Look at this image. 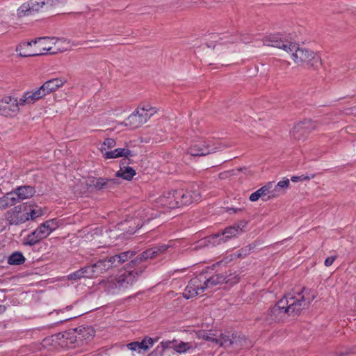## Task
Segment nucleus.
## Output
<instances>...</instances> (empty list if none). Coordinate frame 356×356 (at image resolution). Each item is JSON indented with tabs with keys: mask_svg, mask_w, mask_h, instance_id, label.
I'll return each mask as SVG.
<instances>
[{
	"mask_svg": "<svg viewBox=\"0 0 356 356\" xmlns=\"http://www.w3.org/2000/svg\"><path fill=\"white\" fill-rule=\"evenodd\" d=\"M263 42L264 45L292 52V59L298 65L314 70H318L322 65L321 58L316 53L309 49L299 47L298 44L283 38L280 34L266 37Z\"/></svg>",
	"mask_w": 356,
	"mask_h": 356,
	"instance_id": "obj_1",
	"label": "nucleus"
},
{
	"mask_svg": "<svg viewBox=\"0 0 356 356\" xmlns=\"http://www.w3.org/2000/svg\"><path fill=\"white\" fill-rule=\"evenodd\" d=\"M155 257H156V252L154 251V248L144 251L127 264V268L124 270V272L121 273L118 277L112 280V284L116 288L127 287L129 284H132L135 275H138V271L132 270L131 268L148 259Z\"/></svg>",
	"mask_w": 356,
	"mask_h": 356,
	"instance_id": "obj_2",
	"label": "nucleus"
},
{
	"mask_svg": "<svg viewBox=\"0 0 356 356\" xmlns=\"http://www.w3.org/2000/svg\"><path fill=\"white\" fill-rule=\"evenodd\" d=\"M220 282L221 276L219 275L207 277L205 273H200L189 281L183 293V296L186 299L195 297L203 293L205 289L212 288Z\"/></svg>",
	"mask_w": 356,
	"mask_h": 356,
	"instance_id": "obj_3",
	"label": "nucleus"
},
{
	"mask_svg": "<svg viewBox=\"0 0 356 356\" xmlns=\"http://www.w3.org/2000/svg\"><path fill=\"white\" fill-rule=\"evenodd\" d=\"M305 288H302V292L298 293L296 296H293L291 293L284 295V299L287 302L286 308L289 312L290 316H299L302 310L305 309L311 303V302L316 298L315 294H312L311 296L306 297L302 295Z\"/></svg>",
	"mask_w": 356,
	"mask_h": 356,
	"instance_id": "obj_4",
	"label": "nucleus"
},
{
	"mask_svg": "<svg viewBox=\"0 0 356 356\" xmlns=\"http://www.w3.org/2000/svg\"><path fill=\"white\" fill-rule=\"evenodd\" d=\"M65 0H31L18 9L19 17L39 11H49L64 4Z\"/></svg>",
	"mask_w": 356,
	"mask_h": 356,
	"instance_id": "obj_5",
	"label": "nucleus"
},
{
	"mask_svg": "<svg viewBox=\"0 0 356 356\" xmlns=\"http://www.w3.org/2000/svg\"><path fill=\"white\" fill-rule=\"evenodd\" d=\"M224 354L227 353L229 356H236L239 350L247 346V340L244 335L236 332L226 331L224 333Z\"/></svg>",
	"mask_w": 356,
	"mask_h": 356,
	"instance_id": "obj_6",
	"label": "nucleus"
},
{
	"mask_svg": "<svg viewBox=\"0 0 356 356\" xmlns=\"http://www.w3.org/2000/svg\"><path fill=\"white\" fill-rule=\"evenodd\" d=\"M221 40L220 33H213L206 37L205 44L207 47V55L209 65L213 64L220 58Z\"/></svg>",
	"mask_w": 356,
	"mask_h": 356,
	"instance_id": "obj_7",
	"label": "nucleus"
},
{
	"mask_svg": "<svg viewBox=\"0 0 356 356\" xmlns=\"http://www.w3.org/2000/svg\"><path fill=\"white\" fill-rule=\"evenodd\" d=\"M76 334L75 332L72 330H70L63 333H58L55 335H52L49 338H46L43 340V346L50 344L51 342L58 343L62 347L67 348H75L76 345Z\"/></svg>",
	"mask_w": 356,
	"mask_h": 356,
	"instance_id": "obj_8",
	"label": "nucleus"
},
{
	"mask_svg": "<svg viewBox=\"0 0 356 356\" xmlns=\"http://www.w3.org/2000/svg\"><path fill=\"white\" fill-rule=\"evenodd\" d=\"M315 129V122L310 119H305L295 124L291 133L296 140H300L305 139Z\"/></svg>",
	"mask_w": 356,
	"mask_h": 356,
	"instance_id": "obj_9",
	"label": "nucleus"
},
{
	"mask_svg": "<svg viewBox=\"0 0 356 356\" xmlns=\"http://www.w3.org/2000/svg\"><path fill=\"white\" fill-rule=\"evenodd\" d=\"M287 302H285L284 297L281 298L277 303L270 308L268 311V320L272 321H284L289 316L286 308Z\"/></svg>",
	"mask_w": 356,
	"mask_h": 356,
	"instance_id": "obj_10",
	"label": "nucleus"
},
{
	"mask_svg": "<svg viewBox=\"0 0 356 356\" xmlns=\"http://www.w3.org/2000/svg\"><path fill=\"white\" fill-rule=\"evenodd\" d=\"M6 219L10 225H18L29 220V216L24 211V205H18L8 211Z\"/></svg>",
	"mask_w": 356,
	"mask_h": 356,
	"instance_id": "obj_11",
	"label": "nucleus"
},
{
	"mask_svg": "<svg viewBox=\"0 0 356 356\" xmlns=\"http://www.w3.org/2000/svg\"><path fill=\"white\" fill-rule=\"evenodd\" d=\"M19 111L17 99L6 96L0 100V115L4 116H15Z\"/></svg>",
	"mask_w": 356,
	"mask_h": 356,
	"instance_id": "obj_12",
	"label": "nucleus"
},
{
	"mask_svg": "<svg viewBox=\"0 0 356 356\" xmlns=\"http://www.w3.org/2000/svg\"><path fill=\"white\" fill-rule=\"evenodd\" d=\"M100 151L106 159L124 157L126 159L122 161V164H127V159L134 156L132 152L127 148H117L114 150L107 151L104 147H100Z\"/></svg>",
	"mask_w": 356,
	"mask_h": 356,
	"instance_id": "obj_13",
	"label": "nucleus"
},
{
	"mask_svg": "<svg viewBox=\"0 0 356 356\" xmlns=\"http://www.w3.org/2000/svg\"><path fill=\"white\" fill-rule=\"evenodd\" d=\"M44 97L45 96L40 87L31 91H27L24 93L19 100H17L18 106L33 104Z\"/></svg>",
	"mask_w": 356,
	"mask_h": 356,
	"instance_id": "obj_14",
	"label": "nucleus"
},
{
	"mask_svg": "<svg viewBox=\"0 0 356 356\" xmlns=\"http://www.w3.org/2000/svg\"><path fill=\"white\" fill-rule=\"evenodd\" d=\"M90 266L91 273H92V277H97L99 275L104 273L108 269L117 266V264H114L111 258L106 259H100Z\"/></svg>",
	"mask_w": 356,
	"mask_h": 356,
	"instance_id": "obj_15",
	"label": "nucleus"
},
{
	"mask_svg": "<svg viewBox=\"0 0 356 356\" xmlns=\"http://www.w3.org/2000/svg\"><path fill=\"white\" fill-rule=\"evenodd\" d=\"M118 184V181L115 179L95 178L93 177L88 181V185L95 189L102 190L104 188H111Z\"/></svg>",
	"mask_w": 356,
	"mask_h": 356,
	"instance_id": "obj_16",
	"label": "nucleus"
},
{
	"mask_svg": "<svg viewBox=\"0 0 356 356\" xmlns=\"http://www.w3.org/2000/svg\"><path fill=\"white\" fill-rule=\"evenodd\" d=\"M52 40L51 38H40L34 40L35 52L37 56H40L46 54H53L52 49Z\"/></svg>",
	"mask_w": 356,
	"mask_h": 356,
	"instance_id": "obj_17",
	"label": "nucleus"
},
{
	"mask_svg": "<svg viewBox=\"0 0 356 356\" xmlns=\"http://www.w3.org/2000/svg\"><path fill=\"white\" fill-rule=\"evenodd\" d=\"M247 225L248 221L243 220L232 226L224 229V243L226 242L228 238H232L243 233Z\"/></svg>",
	"mask_w": 356,
	"mask_h": 356,
	"instance_id": "obj_18",
	"label": "nucleus"
},
{
	"mask_svg": "<svg viewBox=\"0 0 356 356\" xmlns=\"http://www.w3.org/2000/svg\"><path fill=\"white\" fill-rule=\"evenodd\" d=\"M221 241L222 238L220 237V235L219 234H216L200 240L196 244L192 245L191 248L192 250L195 251L209 245L215 246L216 245H220L221 243Z\"/></svg>",
	"mask_w": 356,
	"mask_h": 356,
	"instance_id": "obj_19",
	"label": "nucleus"
},
{
	"mask_svg": "<svg viewBox=\"0 0 356 356\" xmlns=\"http://www.w3.org/2000/svg\"><path fill=\"white\" fill-rule=\"evenodd\" d=\"M66 80L61 78H56L45 81L41 86L40 88L43 92L44 96L56 91L59 88L62 87Z\"/></svg>",
	"mask_w": 356,
	"mask_h": 356,
	"instance_id": "obj_20",
	"label": "nucleus"
},
{
	"mask_svg": "<svg viewBox=\"0 0 356 356\" xmlns=\"http://www.w3.org/2000/svg\"><path fill=\"white\" fill-rule=\"evenodd\" d=\"M16 51L21 57L36 56L34 40L23 42L17 45Z\"/></svg>",
	"mask_w": 356,
	"mask_h": 356,
	"instance_id": "obj_21",
	"label": "nucleus"
},
{
	"mask_svg": "<svg viewBox=\"0 0 356 356\" xmlns=\"http://www.w3.org/2000/svg\"><path fill=\"white\" fill-rule=\"evenodd\" d=\"M52 42V54H55L58 52H63L70 50L72 48L71 42L64 38H51Z\"/></svg>",
	"mask_w": 356,
	"mask_h": 356,
	"instance_id": "obj_22",
	"label": "nucleus"
},
{
	"mask_svg": "<svg viewBox=\"0 0 356 356\" xmlns=\"http://www.w3.org/2000/svg\"><path fill=\"white\" fill-rule=\"evenodd\" d=\"M178 191H168L160 197V202L169 208L178 207L179 197L177 196Z\"/></svg>",
	"mask_w": 356,
	"mask_h": 356,
	"instance_id": "obj_23",
	"label": "nucleus"
},
{
	"mask_svg": "<svg viewBox=\"0 0 356 356\" xmlns=\"http://www.w3.org/2000/svg\"><path fill=\"white\" fill-rule=\"evenodd\" d=\"M83 277L92 278V273H91L90 266H86L83 268L75 271L67 275L69 280H78Z\"/></svg>",
	"mask_w": 356,
	"mask_h": 356,
	"instance_id": "obj_24",
	"label": "nucleus"
},
{
	"mask_svg": "<svg viewBox=\"0 0 356 356\" xmlns=\"http://www.w3.org/2000/svg\"><path fill=\"white\" fill-rule=\"evenodd\" d=\"M84 343L90 341L95 336V330L91 326H79L75 328Z\"/></svg>",
	"mask_w": 356,
	"mask_h": 356,
	"instance_id": "obj_25",
	"label": "nucleus"
},
{
	"mask_svg": "<svg viewBox=\"0 0 356 356\" xmlns=\"http://www.w3.org/2000/svg\"><path fill=\"white\" fill-rule=\"evenodd\" d=\"M15 193L23 200L33 197L35 193V189L31 186H22L15 189Z\"/></svg>",
	"mask_w": 356,
	"mask_h": 356,
	"instance_id": "obj_26",
	"label": "nucleus"
},
{
	"mask_svg": "<svg viewBox=\"0 0 356 356\" xmlns=\"http://www.w3.org/2000/svg\"><path fill=\"white\" fill-rule=\"evenodd\" d=\"M24 211L29 216V220H34L36 218L42 216L43 211L42 209L37 205L34 204H28L27 203L24 204Z\"/></svg>",
	"mask_w": 356,
	"mask_h": 356,
	"instance_id": "obj_27",
	"label": "nucleus"
},
{
	"mask_svg": "<svg viewBox=\"0 0 356 356\" xmlns=\"http://www.w3.org/2000/svg\"><path fill=\"white\" fill-rule=\"evenodd\" d=\"M140 225L134 220H127L118 225V229L124 231L129 234H133L139 227Z\"/></svg>",
	"mask_w": 356,
	"mask_h": 356,
	"instance_id": "obj_28",
	"label": "nucleus"
},
{
	"mask_svg": "<svg viewBox=\"0 0 356 356\" xmlns=\"http://www.w3.org/2000/svg\"><path fill=\"white\" fill-rule=\"evenodd\" d=\"M222 335V333L221 332H219V334L216 333H213L212 332H210L209 333L206 332H201L199 334V337L202 338L207 341H210L212 342L216 343V344L219 345L220 346H222V341L221 339L217 338V337H221Z\"/></svg>",
	"mask_w": 356,
	"mask_h": 356,
	"instance_id": "obj_29",
	"label": "nucleus"
},
{
	"mask_svg": "<svg viewBox=\"0 0 356 356\" xmlns=\"http://www.w3.org/2000/svg\"><path fill=\"white\" fill-rule=\"evenodd\" d=\"M122 124H124L125 126L129 127L131 129H135L143 125L136 111L131 114Z\"/></svg>",
	"mask_w": 356,
	"mask_h": 356,
	"instance_id": "obj_30",
	"label": "nucleus"
},
{
	"mask_svg": "<svg viewBox=\"0 0 356 356\" xmlns=\"http://www.w3.org/2000/svg\"><path fill=\"white\" fill-rule=\"evenodd\" d=\"M177 196L179 197L178 207L184 205H188L193 202L191 197V193L189 191L184 193L182 191H178Z\"/></svg>",
	"mask_w": 356,
	"mask_h": 356,
	"instance_id": "obj_31",
	"label": "nucleus"
},
{
	"mask_svg": "<svg viewBox=\"0 0 356 356\" xmlns=\"http://www.w3.org/2000/svg\"><path fill=\"white\" fill-rule=\"evenodd\" d=\"M135 254L134 251H126L123 252L119 254L114 255L111 257L114 264H119L127 261L129 259L131 258Z\"/></svg>",
	"mask_w": 356,
	"mask_h": 356,
	"instance_id": "obj_32",
	"label": "nucleus"
},
{
	"mask_svg": "<svg viewBox=\"0 0 356 356\" xmlns=\"http://www.w3.org/2000/svg\"><path fill=\"white\" fill-rule=\"evenodd\" d=\"M136 175V171L131 167L120 168L116 173V176L118 177H122L126 180H131L133 177Z\"/></svg>",
	"mask_w": 356,
	"mask_h": 356,
	"instance_id": "obj_33",
	"label": "nucleus"
},
{
	"mask_svg": "<svg viewBox=\"0 0 356 356\" xmlns=\"http://www.w3.org/2000/svg\"><path fill=\"white\" fill-rule=\"evenodd\" d=\"M177 339L167 340L161 343V356H163L167 350L173 349L177 353Z\"/></svg>",
	"mask_w": 356,
	"mask_h": 356,
	"instance_id": "obj_34",
	"label": "nucleus"
},
{
	"mask_svg": "<svg viewBox=\"0 0 356 356\" xmlns=\"http://www.w3.org/2000/svg\"><path fill=\"white\" fill-rule=\"evenodd\" d=\"M188 154L193 156H200L209 154L210 153L207 148L201 147L198 145H194L188 149Z\"/></svg>",
	"mask_w": 356,
	"mask_h": 356,
	"instance_id": "obj_35",
	"label": "nucleus"
},
{
	"mask_svg": "<svg viewBox=\"0 0 356 356\" xmlns=\"http://www.w3.org/2000/svg\"><path fill=\"white\" fill-rule=\"evenodd\" d=\"M43 238L40 236V234L38 232L37 229L32 233L29 234L24 239V244L28 245H33L39 243Z\"/></svg>",
	"mask_w": 356,
	"mask_h": 356,
	"instance_id": "obj_36",
	"label": "nucleus"
},
{
	"mask_svg": "<svg viewBox=\"0 0 356 356\" xmlns=\"http://www.w3.org/2000/svg\"><path fill=\"white\" fill-rule=\"evenodd\" d=\"M25 261V258L21 252H15L8 258V262L10 265H20Z\"/></svg>",
	"mask_w": 356,
	"mask_h": 356,
	"instance_id": "obj_37",
	"label": "nucleus"
},
{
	"mask_svg": "<svg viewBox=\"0 0 356 356\" xmlns=\"http://www.w3.org/2000/svg\"><path fill=\"white\" fill-rule=\"evenodd\" d=\"M3 199L5 200V202L8 203V207L15 205L17 202H19L21 199H19V197L16 195L15 190L13 192L8 193L6 195L2 197Z\"/></svg>",
	"mask_w": 356,
	"mask_h": 356,
	"instance_id": "obj_38",
	"label": "nucleus"
},
{
	"mask_svg": "<svg viewBox=\"0 0 356 356\" xmlns=\"http://www.w3.org/2000/svg\"><path fill=\"white\" fill-rule=\"evenodd\" d=\"M262 190L263 192L261 193V197L280 192V191H277L276 188H273V182H268L259 189V191H261Z\"/></svg>",
	"mask_w": 356,
	"mask_h": 356,
	"instance_id": "obj_39",
	"label": "nucleus"
},
{
	"mask_svg": "<svg viewBox=\"0 0 356 356\" xmlns=\"http://www.w3.org/2000/svg\"><path fill=\"white\" fill-rule=\"evenodd\" d=\"M191 348V345L189 343H185L181 341H178L177 346V353H184L187 350Z\"/></svg>",
	"mask_w": 356,
	"mask_h": 356,
	"instance_id": "obj_40",
	"label": "nucleus"
},
{
	"mask_svg": "<svg viewBox=\"0 0 356 356\" xmlns=\"http://www.w3.org/2000/svg\"><path fill=\"white\" fill-rule=\"evenodd\" d=\"M254 248V245H249L244 248H242L238 251L236 252L237 254L234 255V257H238V258L244 257L250 254L252 249Z\"/></svg>",
	"mask_w": 356,
	"mask_h": 356,
	"instance_id": "obj_41",
	"label": "nucleus"
},
{
	"mask_svg": "<svg viewBox=\"0 0 356 356\" xmlns=\"http://www.w3.org/2000/svg\"><path fill=\"white\" fill-rule=\"evenodd\" d=\"M154 339L151 337H145L141 342H140L141 350H147L150 347H152Z\"/></svg>",
	"mask_w": 356,
	"mask_h": 356,
	"instance_id": "obj_42",
	"label": "nucleus"
},
{
	"mask_svg": "<svg viewBox=\"0 0 356 356\" xmlns=\"http://www.w3.org/2000/svg\"><path fill=\"white\" fill-rule=\"evenodd\" d=\"M136 111L138 113L143 124L146 123L151 118V117L154 115L153 114L138 109H137Z\"/></svg>",
	"mask_w": 356,
	"mask_h": 356,
	"instance_id": "obj_43",
	"label": "nucleus"
},
{
	"mask_svg": "<svg viewBox=\"0 0 356 356\" xmlns=\"http://www.w3.org/2000/svg\"><path fill=\"white\" fill-rule=\"evenodd\" d=\"M172 248H173L172 245L164 244V245H161L158 247H154V251L156 252V257H157L161 254H164V253L168 252L169 249H170V248L172 249Z\"/></svg>",
	"mask_w": 356,
	"mask_h": 356,
	"instance_id": "obj_44",
	"label": "nucleus"
},
{
	"mask_svg": "<svg viewBox=\"0 0 356 356\" xmlns=\"http://www.w3.org/2000/svg\"><path fill=\"white\" fill-rule=\"evenodd\" d=\"M289 179H286L282 181H280L276 185L273 184V188H276L277 191L278 188L280 189H286L289 187Z\"/></svg>",
	"mask_w": 356,
	"mask_h": 356,
	"instance_id": "obj_45",
	"label": "nucleus"
},
{
	"mask_svg": "<svg viewBox=\"0 0 356 356\" xmlns=\"http://www.w3.org/2000/svg\"><path fill=\"white\" fill-rule=\"evenodd\" d=\"M189 192L191 193V197L193 202H198L201 200V193L198 188H193Z\"/></svg>",
	"mask_w": 356,
	"mask_h": 356,
	"instance_id": "obj_46",
	"label": "nucleus"
},
{
	"mask_svg": "<svg viewBox=\"0 0 356 356\" xmlns=\"http://www.w3.org/2000/svg\"><path fill=\"white\" fill-rule=\"evenodd\" d=\"M138 110L143 111L145 112L149 113L151 114L154 115L157 113V110L156 108L151 106L149 104L144 105L143 106L138 107Z\"/></svg>",
	"mask_w": 356,
	"mask_h": 356,
	"instance_id": "obj_47",
	"label": "nucleus"
},
{
	"mask_svg": "<svg viewBox=\"0 0 356 356\" xmlns=\"http://www.w3.org/2000/svg\"><path fill=\"white\" fill-rule=\"evenodd\" d=\"M115 145H116V142L115 141V140L113 138H106L104 141L102 147H104L107 149L113 148L115 146Z\"/></svg>",
	"mask_w": 356,
	"mask_h": 356,
	"instance_id": "obj_48",
	"label": "nucleus"
},
{
	"mask_svg": "<svg viewBox=\"0 0 356 356\" xmlns=\"http://www.w3.org/2000/svg\"><path fill=\"white\" fill-rule=\"evenodd\" d=\"M237 254L236 252L231 253L229 252H226L225 255L224 256V263H229L233 260L238 258V257H234V255Z\"/></svg>",
	"mask_w": 356,
	"mask_h": 356,
	"instance_id": "obj_49",
	"label": "nucleus"
},
{
	"mask_svg": "<svg viewBox=\"0 0 356 356\" xmlns=\"http://www.w3.org/2000/svg\"><path fill=\"white\" fill-rule=\"evenodd\" d=\"M239 278L238 275H234L232 277H224V283L225 284H230V285L238 283Z\"/></svg>",
	"mask_w": 356,
	"mask_h": 356,
	"instance_id": "obj_50",
	"label": "nucleus"
},
{
	"mask_svg": "<svg viewBox=\"0 0 356 356\" xmlns=\"http://www.w3.org/2000/svg\"><path fill=\"white\" fill-rule=\"evenodd\" d=\"M38 232L40 234L43 238L47 237L50 234L48 230L45 228V227L41 225L38 228H37Z\"/></svg>",
	"mask_w": 356,
	"mask_h": 356,
	"instance_id": "obj_51",
	"label": "nucleus"
},
{
	"mask_svg": "<svg viewBox=\"0 0 356 356\" xmlns=\"http://www.w3.org/2000/svg\"><path fill=\"white\" fill-rule=\"evenodd\" d=\"M263 192V191H259V189L257 191H256L255 192L252 193L250 195V197H249V200L251 201V202H256L257 201L260 197H261V193Z\"/></svg>",
	"mask_w": 356,
	"mask_h": 356,
	"instance_id": "obj_52",
	"label": "nucleus"
},
{
	"mask_svg": "<svg viewBox=\"0 0 356 356\" xmlns=\"http://www.w3.org/2000/svg\"><path fill=\"white\" fill-rule=\"evenodd\" d=\"M86 44L90 48L99 47L101 45V41L99 40H92L86 42Z\"/></svg>",
	"mask_w": 356,
	"mask_h": 356,
	"instance_id": "obj_53",
	"label": "nucleus"
},
{
	"mask_svg": "<svg viewBox=\"0 0 356 356\" xmlns=\"http://www.w3.org/2000/svg\"><path fill=\"white\" fill-rule=\"evenodd\" d=\"M127 348L131 350H141L140 342L134 341L127 345Z\"/></svg>",
	"mask_w": 356,
	"mask_h": 356,
	"instance_id": "obj_54",
	"label": "nucleus"
},
{
	"mask_svg": "<svg viewBox=\"0 0 356 356\" xmlns=\"http://www.w3.org/2000/svg\"><path fill=\"white\" fill-rule=\"evenodd\" d=\"M77 316L75 314H66L62 316L58 321V323L65 322L70 319L76 318Z\"/></svg>",
	"mask_w": 356,
	"mask_h": 356,
	"instance_id": "obj_55",
	"label": "nucleus"
},
{
	"mask_svg": "<svg viewBox=\"0 0 356 356\" xmlns=\"http://www.w3.org/2000/svg\"><path fill=\"white\" fill-rule=\"evenodd\" d=\"M279 195H280V192H277V193H272V194H270V195H265L264 197H261V198L262 199L263 201L267 202V201H268V200H270L271 199L277 197Z\"/></svg>",
	"mask_w": 356,
	"mask_h": 356,
	"instance_id": "obj_56",
	"label": "nucleus"
},
{
	"mask_svg": "<svg viewBox=\"0 0 356 356\" xmlns=\"http://www.w3.org/2000/svg\"><path fill=\"white\" fill-rule=\"evenodd\" d=\"M309 177H307V176H304V175H301V176H293L291 178V180L293 181V182H297L298 181H303V180H309Z\"/></svg>",
	"mask_w": 356,
	"mask_h": 356,
	"instance_id": "obj_57",
	"label": "nucleus"
},
{
	"mask_svg": "<svg viewBox=\"0 0 356 356\" xmlns=\"http://www.w3.org/2000/svg\"><path fill=\"white\" fill-rule=\"evenodd\" d=\"M46 222L49 225V227H51L53 230H55L58 227V222L56 221V219H51Z\"/></svg>",
	"mask_w": 356,
	"mask_h": 356,
	"instance_id": "obj_58",
	"label": "nucleus"
},
{
	"mask_svg": "<svg viewBox=\"0 0 356 356\" xmlns=\"http://www.w3.org/2000/svg\"><path fill=\"white\" fill-rule=\"evenodd\" d=\"M225 211L232 214V213H238V212H241L243 211L242 209H240V208H232V207H226L225 209Z\"/></svg>",
	"mask_w": 356,
	"mask_h": 356,
	"instance_id": "obj_59",
	"label": "nucleus"
},
{
	"mask_svg": "<svg viewBox=\"0 0 356 356\" xmlns=\"http://www.w3.org/2000/svg\"><path fill=\"white\" fill-rule=\"evenodd\" d=\"M336 258H337L336 256H332V257H329L326 258L325 260V266H330L333 264V262L334 261Z\"/></svg>",
	"mask_w": 356,
	"mask_h": 356,
	"instance_id": "obj_60",
	"label": "nucleus"
},
{
	"mask_svg": "<svg viewBox=\"0 0 356 356\" xmlns=\"http://www.w3.org/2000/svg\"><path fill=\"white\" fill-rule=\"evenodd\" d=\"M73 330L75 332V334H76V346H81L84 343V341L81 339L80 335H79V333L75 330V329H73Z\"/></svg>",
	"mask_w": 356,
	"mask_h": 356,
	"instance_id": "obj_61",
	"label": "nucleus"
},
{
	"mask_svg": "<svg viewBox=\"0 0 356 356\" xmlns=\"http://www.w3.org/2000/svg\"><path fill=\"white\" fill-rule=\"evenodd\" d=\"M8 208V203L5 202V200L3 197L0 198V210H3Z\"/></svg>",
	"mask_w": 356,
	"mask_h": 356,
	"instance_id": "obj_62",
	"label": "nucleus"
},
{
	"mask_svg": "<svg viewBox=\"0 0 356 356\" xmlns=\"http://www.w3.org/2000/svg\"><path fill=\"white\" fill-rule=\"evenodd\" d=\"M235 173H234V170H224V176L225 177H231L232 175H234Z\"/></svg>",
	"mask_w": 356,
	"mask_h": 356,
	"instance_id": "obj_63",
	"label": "nucleus"
},
{
	"mask_svg": "<svg viewBox=\"0 0 356 356\" xmlns=\"http://www.w3.org/2000/svg\"><path fill=\"white\" fill-rule=\"evenodd\" d=\"M42 225H44L45 227V228L48 230L49 233L51 234L54 230L51 229V227H49V225L47 224V222H44V223L42 224Z\"/></svg>",
	"mask_w": 356,
	"mask_h": 356,
	"instance_id": "obj_64",
	"label": "nucleus"
}]
</instances>
